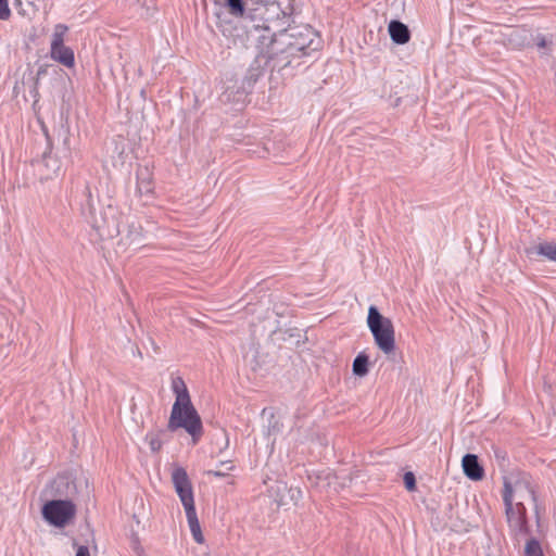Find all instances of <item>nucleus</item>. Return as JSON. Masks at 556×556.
Here are the masks:
<instances>
[{"instance_id":"1","label":"nucleus","mask_w":556,"mask_h":556,"mask_svg":"<svg viewBox=\"0 0 556 556\" xmlns=\"http://www.w3.org/2000/svg\"><path fill=\"white\" fill-rule=\"evenodd\" d=\"M321 46L318 34L309 25L288 24L285 30L257 35L255 63L271 72L293 75L302 60Z\"/></svg>"},{"instance_id":"2","label":"nucleus","mask_w":556,"mask_h":556,"mask_svg":"<svg viewBox=\"0 0 556 556\" xmlns=\"http://www.w3.org/2000/svg\"><path fill=\"white\" fill-rule=\"evenodd\" d=\"M172 389L176 395V401L172 407L167 429L176 431L184 428L192 437L193 442L197 443L203 433L202 420L191 403L184 379L181 377L174 378Z\"/></svg>"},{"instance_id":"3","label":"nucleus","mask_w":556,"mask_h":556,"mask_svg":"<svg viewBox=\"0 0 556 556\" xmlns=\"http://www.w3.org/2000/svg\"><path fill=\"white\" fill-rule=\"evenodd\" d=\"M98 199L92 195L90 186L85 182L81 190V213L96 230L101 240L112 239L119 235V218L117 208L106 205L97 210Z\"/></svg>"},{"instance_id":"4","label":"nucleus","mask_w":556,"mask_h":556,"mask_svg":"<svg viewBox=\"0 0 556 556\" xmlns=\"http://www.w3.org/2000/svg\"><path fill=\"white\" fill-rule=\"evenodd\" d=\"M172 482L184 505L191 534L197 543H203L204 538L194 507L192 484L187 471L177 467L172 472Z\"/></svg>"},{"instance_id":"5","label":"nucleus","mask_w":556,"mask_h":556,"mask_svg":"<svg viewBox=\"0 0 556 556\" xmlns=\"http://www.w3.org/2000/svg\"><path fill=\"white\" fill-rule=\"evenodd\" d=\"M521 488V483H517L514 488L509 481H504L503 502L505 505V515L511 535L519 540L520 536L530 532L527 509L522 502L514 503V493Z\"/></svg>"},{"instance_id":"6","label":"nucleus","mask_w":556,"mask_h":556,"mask_svg":"<svg viewBox=\"0 0 556 556\" xmlns=\"http://www.w3.org/2000/svg\"><path fill=\"white\" fill-rule=\"evenodd\" d=\"M367 326L374 337L376 345L389 355L395 350L394 326L390 318L384 317L377 306L370 305L367 315Z\"/></svg>"},{"instance_id":"7","label":"nucleus","mask_w":556,"mask_h":556,"mask_svg":"<svg viewBox=\"0 0 556 556\" xmlns=\"http://www.w3.org/2000/svg\"><path fill=\"white\" fill-rule=\"evenodd\" d=\"M43 519L51 526L64 528L76 516V505L71 500H50L41 508Z\"/></svg>"},{"instance_id":"8","label":"nucleus","mask_w":556,"mask_h":556,"mask_svg":"<svg viewBox=\"0 0 556 556\" xmlns=\"http://www.w3.org/2000/svg\"><path fill=\"white\" fill-rule=\"evenodd\" d=\"M256 7L263 15V22L266 24V34L285 30V25L289 24L290 15L281 9L277 1L267 0L266 2L257 3Z\"/></svg>"},{"instance_id":"9","label":"nucleus","mask_w":556,"mask_h":556,"mask_svg":"<svg viewBox=\"0 0 556 556\" xmlns=\"http://www.w3.org/2000/svg\"><path fill=\"white\" fill-rule=\"evenodd\" d=\"M76 493V485L68 475H58L45 489V495L52 500H70Z\"/></svg>"},{"instance_id":"10","label":"nucleus","mask_w":556,"mask_h":556,"mask_svg":"<svg viewBox=\"0 0 556 556\" xmlns=\"http://www.w3.org/2000/svg\"><path fill=\"white\" fill-rule=\"evenodd\" d=\"M244 27L248 35L256 42V36L266 33V24L263 22V15L258 11L257 7L254 5L244 12Z\"/></svg>"},{"instance_id":"11","label":"nucleus","mask_w":556,"mask_h":556,"mask_svg":"<svg viewBox=\"0 0 556 556\" xmlns=\"http://www.w3.org/2000/svg\"><path fill=\"white\" fill-rule=\"evenodd\" d=\"M137 194L142 198H151L154 190V182L151 170L147 166H139L136 170Z\"/></svg>"},{"instance_id":"12","label":"nucleus","mask_w":556,"mask_h":556,"mask_svg":"<svg viewBox=\"0 0 556 556\" xmlns=\"http://www.w3.org/2000/svg\"><path fill=\"white\" fill-rule=\"evenodd\" d=\"M462 467L467 478L472 481H480L484 477V469L475 454H466L462 459Z\"/></svg>"},{"instance_id":"13","label":"nucleus","mask_w":556,"mask_h":556,"mask_svg":"<svg viewBox=\"0 0 556 556\" xmlns=\"http://www.w3.org/2000/svg\"><path fill=\"white\" fill-rule=\"evenodd\" d=\"M504 36L507 45L514 49L530 45V37H532L528 30L519 27H508Z\"/></svg>"},{"instance_id":"14","label":"nucleus","mask_w":556,"mask_h":556,"mask_svg":"<svg viewBox=\"0 0 556 556\" xmlns=\"http://www.w3.org/2000/svg\"><path fill=\"white\" fill-rule=\"evenodd\" d=\"M388 30L392 41L396 45H405L410 39L408 27L397 20H392L389 23Z\"/></svg>"},{"instance_id":"15","label":"nucleus","mask_w":556,"mask_h":556,"mask_svg":"<svg viewBox=\"0 0 556 556\" xmlns=\"http://www.w3.org/2000/svg\"><path fill=\"white\" fill-rule=\"evenodd\" d=\"M38 165L43 167L42 177L46 179L58 175L61 169V162L51 155V151L43 153L41 161L38 162Z\"/></svg>"},{"instance_id":"16","label":"nucleus","mask_w":556,"mask_h":556,"mask_svg":"<svg viewBox=\"0 0 556 556\" xmlns=\"http://www.w3.org/2000/svg\"><path fill=\"white\" fill-rule=\"evenodd\" d=\"M51 58L66 67H73L75 64L74 51L65 45L60 48H50Z\"/></svg>"},{"instance_id":"17","label":"nucleus","mask_w":556,"mask_h":556,"mask_svg":"<svg viewBox=\"0 0 556 556\" xmlns=\"http://www.w3.org/2000/svg\"><path fill=\"white\" fill-rule=\"evenodd\" d=\"M528 255L536 254L546 257L548 261L556 263V243L542 242L534 248L527 250Z\"/></svg>"},{"instance_id":"18","label":"nucleus","mask_w":556,"mask_h":556,"mask_svg":"<svg viewBox=\"0 0 556 556\" xmlns=\"http://www.w3.org/2000/svg\"><path fill=\"white\" fill-rule=\"evenodd\" d=\"M368 356L364 352L359 353L353 361V374L358 377L366 376L368 374Z\"/></svg>"},{"instance_id":"19","label":"nucleus","mask_w":556,"mask_h":556,"mask_svg":"<svg viewBox=\"0 0 556 556\" xmlns=\"http://www.w3.org/2000/svg\"><path fill=\"white\" fill-rule=\"evenodd\" d=\"M67 30L68 27L64 24L55 25L51 40V48H60V46L64 45V36Z\"/></svg>"},{"instance_id":"20","label":"nucleus","mask_w":556,"mask_h":556,"mask_svg":"<svg viewBox=\"0 0 556 556\" xmlns=\"http://www.w3.org/2000/svg\"><path fill=\"white\" fill-rule=\"evenodd\" d=\"M225 5L228 8V12L236 16H244V3L243 0H225Z\"/></svg>"},{"instance_id":"21","label":"nucleus","mask_w":556,"mask_h":556,"mask_svg":"<svg viewBox=\"0 0 556 556\" xmlns=\"http://www.w3.org/2000/svg\"><path fill=\"white\" fill-rule=\"evenodd\" d=\"M533 43L536 46L538 50L541 54H548L549 48L552 46V40L546 36L538 34L536 36L530 37Z\"/></svg>"},{"instance_id":"22","label":"nucleus","mask_w":556,"mask_h":556,"mask_svg":"<svg viewBox=\"0 0 556 556\" xmlns=\"http://www.w3.org/2000/svg\"><path fill=\"white\" fill-rule=\"evenodd\" d=\"M526 556H543L541 545L536 539L528 540L525 548Z\"/></svg>"},{"instance_id":"23","label":"nucleus","mask_w":556,"mask_h":556,"mask_svg":"<svg viewBox=\"0 0 556 556\" xmlns=\"http://www.w3.org/2000/svg\"><path fill=\"white\" fill-rule=\"evenodd\" d=\"M146 441L149 444L152 452H159L162 448L163 442L160 439L159 434L148 433L146 435Z\"/></svg>"},{"instance_id":"24","label":"nucleus","mask_w":556,"mask_h":556,"mask_svg":"<svg viewBox=\"0 0 556 556\" xmlns=\"http://www.w3.org/2000/svg\"><path fill=\"white\" fill-rule=\"evenodd\" d=\"M127 238L129 239V244L141 245V233L134 226L130 227Z\"/></svg>"},{"instance_id":"25","label":"nucleus","mask_w":556,"mask_h":556,"mask_svg":"<svg viewBox=\"0 0 556 556\" xmlns=\"http://www.w3.org/2000/svg\"><path fill=\"white\" fill-rule=\"evenodd\" d=\"M403 480H404L405 488L408 491H414L416 489V478L412 471L405 472Z\"/></svg>"},{"instance_id":"26","label":"nucleus","mask_w":556,"mask_h":556,"mask_svg":"<svg viewBox=\"0 0 556 556\" xmlns=\"http://www.w3.org/2000/svg\"><path fill=\"white\" fill-rule=\"evenodd\" d=\"M11 16L8 0H0V20L7 21Z\"/></svg>"},{"instance_id":"27","label":"nucleus","mask_w":556,"mask_h":556,"mask_svg":"<svg viewBox=\"0 0 556 556\" xmlns=\"http://www.w3.org/2000/svg\"><path fill=\"white\" fill-rule=\"evenodd\" d=\"M75 556H90V552H89L88 546L79 545V546L77 547V551H76V555H75Z\"/></svg>"},{"instance_id":"28","label":"nucleus","mask_w":556,"mask_h":556,"mask_svg":"<svg viewBox=\"0 0 556 556\" xmlns=\"http://www.w3.org/2000/svg\"><path fill=\"white\" fill-rule=\"evenodd\" d=\"M222 440H223V442H222V444L219 446V451H223V450L227 448L228 445H229V439H228V437H227L225 431L222 432Z\"/></svg>"},{"instance_id":"29","label":"nucleus","mask_w":556,"mask_h":556,"mask_svg":"<svg viewBox=\"0 0 556 556\" xmlns=\"http://www.w3.org/2000/svg\"><path fill=\"white\" fill-rule=\"evenodd\" d=\"M207 475H211V476H214V477H226L227 476V472L226 471H223V470H208L207 471Z\"/></svg>"},{"instance_id":"30","label":"nucleus","mask_w":556,"mask_h":556,"mask_svg":"<svg viewBox=\"0 0 556 556\" xmlns=\"http://www.w3.org/2000/svg\"><path fill=\"white\" fill-rule=\"evenodd\" d=\"M64 134H65V137L63 139V144L65 147V149L70 152V137H68V131L67 130H64Z\"/></svg>"},{"instance_id":"31","label":"nucleus","mask_w":556,"mask_h":556,"mask_svg":"<svg viewBox=\"0 0 556 556\" xmlns=\"http://www.w3.org/2000/svg\"><path fill=\"white\" fill-rule=\"evenodd\" d=\"M219 466L225 467L226 470H231L233 468V465L230 460L222 462Z\"/></svg>"},{"instance_id":"32","label":"nucleus","mask_w":556,"mask_h":556,"mask_svg":"<svg viewBox=\"0 0 556 556\" xmlns=\"http://www.w3.org/2000/svg\"><path fill=\"white\" fill-rule=\"evenodd\" d=\"M291 492H292V495H291L292 500H298L301 497V490H299V489L291 490Z\"/></svg>"},{"instance_id":"33","label":"nucleus","mask_w":556,"mask_h":556,"mask_svg":"<svg viewBox=\"0 0 556 556\" xmlns=\"http://www.w3.org/2000/svg\"><path fill=\"white\" fill-rule=\"evenodd\" d=\"M46 74V68L43 66H40L37 71V77L39 78L41 75Z\"/></svg>"},{"instance_id":"34","label":"nucleus","mask_w":556,"mask_h":556,"mask_svg":"<svg viewBox=\"0 0 556 556\" xmlns=\"http://www.w3.org/2000/svg\"><path fill=\"white\" fill-rule=\"evenodd\" d=\"M254 5H257V3L266 2L267 0H251Z\"/></svg>"},{"instance_id":"35","label":"nucleus","mask_w":556,"mask_h":556,"mask_svg":"<svg viewBox=\"0 0 556 556\" xmlns=\"http://www.w3.org/2000/svg\"><path fill=\"white\" fill-rule=\"evenodd\" d=\"M254 76H255V77L249 81V86H250L252 83L256 81V78H257L258 74H255Z\"/></svg>"},{"instance_id":"36","label":"nucleus","mask_w":556,"mask_h":556,"mask_svg":"<svg viewBox=\"0 0 556 556\" xmlns=\"http://www.w3.org/2000/svg\"><path fill=\"white\" fill-rule=\"evenodd\" d=\"M528 493L532 498H534V492L532 490L528 489Z\"/></svg>"}]
</instances>
